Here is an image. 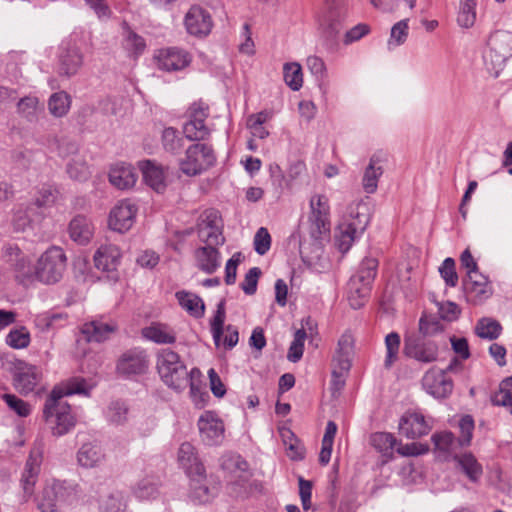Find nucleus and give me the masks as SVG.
Listing matches in <instances>:
<instances>
[{
    "label": "nucleus",
    "instance_id": "obj_1",
    "mask_svg": "<svg viewBox=\"0 0 512 512\" xmlns=\"http://www.w3.org/2000/svg\"><path fill=\"white\" fill-rule=\"evenodd\" d=\"M91 389L92 385L80 377L71 378L62 386L54 387L43 407L44 420L54 436L67 434L76 424L71 407L63 398L73 394L87 396Z\"/></svg>",
    "mask_w": 512,
    "mask_h": 512
},
{
    "label": "nucleus",
    "instance_id": "obj_2",
    "mask_svg": "<svg viewBox=\"0 0 512 512\" xmlns=\"http://www.w3.org/2000/svg\"><path fill=\"white\" fill-rule=\"evenodd\" d=\"M157 370L168 387L182 391L189 385L191 393L195 390L193 378L201 374L197 368L188 372L180 356L170 349H163L157 355Z\"/></svg>",
    "mask_w": 512,
    "mask_h": 512
},
{
    "label": "nucleus",
    "instance_id": "obj_3",
    "mask_svg": "<svg viewBox=\"0 0 512 512\" xmlns=\"http://www.w3.org/2000/svg\"><path fill=\"white\" fill-rule=\"evenodd\" d=\"M349 215L352 221L347 220L341 223L338 226V232L335 236L338 249L342 253H346L350 249L356 234L363 232L370 220L367 205L363 202L351 205Z\"/></svg>",
    "mask_w": 512,
    "mask_h": 512
},
{
    "label": "nucleus",
    "instance_id": "obj_4",
    "mask_svg": "<svg viewBox=\"0 0 512 512\" xmlns=\"http://www.w3.org/2000/svg\"><path fill=\"white\" fill-rule=\"evenodd\" d=\"M216 162L213 148L205 143L190 145L183 158L179 160V169L186 176H197Z\"/></svg>",
    "mask_w": 512,
    "mask_h": 512
},
{
    "label": "nucleus",
    "instance_id": "obj_5",
    "mask_svg": "<svg viewBox=\"0 0 512 512\" xmlns=\"http://www.w3.org/2000/svg\"><path fill=\"white\" fill-rule=\"evenodd\" d=\"M76 495L75 486L65 481L53 480L45 485L38 508L41 512H61V507L71 504Z\"/></svg>",
    "mask_w": 512,
    "mask_h": 512
},
{
    "label": "nucleus",
    "instance_id": "obj_6",
    "mask_svg": "<svg viewBox=\"0 0 512 512\" xmlns=\"http://www.w3.org/2000/svg\"><path fill=\"white\" fill-rule=\"evenodd\" d=\"M220 466L226 472L231 493L243 496L247 492V482L250 477L248 463L238 454L225 453L220 458Z\"/></svg>",
    "mask_w": 512,
    "mask_h": 512
},
{
    "label": "nucleus",
    "instance_id": "obj_7",
    "mask_svg": "<svg viewBox=\"0 0 512 512\" xmlns=\"http://www.w3.org/2000/svg\"><path fill=\"white\" fill-rule=\"evenodd\" d=\"M209 116V106L202 102H194L186 112L187 120L183 125V133L190 141L207 140L211 134V129L206 124Z\"/></svg>",
    "mask_w": 512,
    "mask_h": 512
},
{
    "label": "nucleus",
    "instance_id": "obj_8",
    "mask_svg": "<svg viewBox=\"0 0 512 512\" xmlns=\"http://www.w3.org/2000/svg\"><path fill=\"white\" fill-rule=\"evenodd\" d=\"M66 267V255L62 248L53 246L46 250L38 260L37 275L40 282L52 284L58 282Z\"/></svg>",
    "mask_w": 512,
    "mask_h": 512
},
{
    "label": "nucleus",
    "instance_id": "obj_9",
    "mask_svg": "<svg viewBox=\"0 0 512 512\" xmlns=\"http://www.w3.org/2000/svg\"><path fill=\"white\" fill-rule=\"evenodd\" d=\"M452 368L450 364L446 369H429L422 378L423 389L436 399L448 397L453 391V381L448 375Z\"/></svg>",
    "mask_w": 512,
    "mask_h": 512
},
{
    "label": "nucleus",
    "instance_id": "obj_10",
    "mask_svg": "<svg viewBox=\"0 0 512 512\" xmlns=\"http://www.w3.org/2000/svg\"><path fill=\"white\" fill-rule=\"evenodd\" d=\"M201 441L208 446L220 445L225 437L223 421L213 411H204L197 422Z\"/></svg>",
    "mask_w": 512,
    "mask_h": 512
},
{
    "label": "nucleus",
    "instance_id": "obj_11",
    "mask_svg": "<svg viewBox=\"0 0 512 512\" xmlns=\"http://www.w3.org/2000/svg\"><path fill=\"white\" fill-rule=\"evenodd\" d=\"M198 237L209 246H218L224 243L222 221L216 210H206L201 215L198 223Z\"/></svg>",
    "mask_w": 512,
    "mask_h": 512
},
{
    "label": "nucleus",
    "instance_id": "obj_12",
    "mask_svg": "<svg viewBox=\"0 0 512 512\" xmlns=\"http://www.w3.org/2000/svg\"><path fill=\"white\" fill-rule=\"evenodd\" d=\"M19 256L20 250L17 247L9 245L4 248L3 257L6 262L13 265L16 281L28 286L38 280L37 266H32L27 259Z\"/></svg>",
    "mask_w": 512,
    "mask_h": 512
},
{
    "label": "nucleus",
    "instance_id": "obj_13",
    "mask_svg": "<svg viewBox=\"0 0 512 512\" xmlns=\"http://www.w3.org/2000/svg\"><path fill=\"white\" fill-rule=\"evenodd\" d=\"M154 59L159 69L171 72L186 68L191 63L192 57L182 48L167 47L157 50Z\"/></svg>",
    "mask_w": 512,
    "mask_h": 512
},
{
    "label": "nucleus",
    "instance_id": "obj_14",
    "mask_svg": "<svg viewBox=\"0 0 512 512\" xmlns=\"http://www.w3.org/2000/svg\"><path fill=\"white\" fill-rule=\"evenodd\" d=\"M42 460V448L39 446L33 447L25 463L20 480L21 487L23 489V495L26 500L29 499L34 493V487L38 481Z\"/></svg>",
    "mask_w": 512,
    "mask_h": 512
},
{
    "label": "nucleus",
    "instance_id": "obj_15",
    "mask_svg": "<svg viewBox=\"0 0 512 512\" xmlns=\"http://www.w3.org/2000/svg\"><path fill=\"white\" fill-rule=\"evenodd\" d=\"M13 383L21 393H30L38 385L41 373L39 369L22 360H16L13 363Z\"/></svg>",
    "mask_w": 512,
    "mask_h": 512
},
{
    "label": "nucleus",
    "instance_id": "obj_16",
    "mask_svg": "<svg viewBox=\"0 0 512 512\" xmlns=\"http://www.w3.org/2000/svg\"><path fill=\"white\" fill-rule=\"evenodd\" d=\"M404 354L422 363H431L438 358V345L420 337H408L404 341Z\"/></svg>",
    "mask_w": 512,
    "mask_h": 512
},
{
    "label": "nucleus",
    "instance_id": "obj_17",
    "mask_svg": "<svg viewBox=\"0 0 512 512\" xmlns=\"http://www.w3.org/2000/svg\"><path fill=\"white\" fill-rule=\"evenodd\" d=\"M398 429L399 433L406 438L417 439L427 435L432 429V426L420 412L407 411L401 416Z\"/></svg>",
    "mask_w": 512,
    "mask_h": 512
},
{
    "label": "nucleus",
    "instance_id": "obj_18",
    "mask_svg": "<svg viewBox=\"0 0 512 512\" xmlns=\"http://www.w3.org/2000/svg\"><path fill=\"white\" fill-rule=\"evenodd\" d=\"M137 209L128 200L118 202L110 211L108 225L119 233L127 232L133 225Z\"/></svg>",
    "mask_w": 512,
    "mask_h": 512
},
{
    "label": "nucleus",
    "instance_id": "obj_19",
    "mask_svg": "<svg viewBox=\"0 0 512 512\" xmlns=\"http://www.w3.org/2000/svg\"><path fill=\"white\" fill-rule=\"evenodd\" d=\"M184 25L190 35L205 37L211 32L213 22L208 11L192 6L185 15Z\"/></svg>",
    "mask_w": 512,
    "mask_h": 512
},
{
    "label": "nucleus",
    "instance_id": "obj_20",
    "mask_svg": "<svg viewBox=\"0 0 512 512\" xmlns=\"http://www.w3.org/2000/svg\"><path fill=\"white\" fill-rule=\"evenodd\" d=\"M148 357L144 350L135 348L125 352L118 361L117 370L123 375L142 374L148 368Z\"/></svg>",
    "mask_w": 512,
    "mask_h": 512
},
{
    "label": "nucleus",
    "instance_id": "obj_21",
    "mask_svg": "<svg viewBox=\"0 0 512 512\" xmlns=\"http://www.w3.org/2000/svg\"><path fill=\"white\" fill-rule=\"evenodd\" d=\"M179 464L189 477H203L205 467L198 458L196 448L189 442H184L178 449Z\"/></svg>",
    "mask_w": 512,
    "mask_h": 512
},
{
    "label": "nucleus",
    "instance_id": "obj_22",
    "mask_svg": "<svg viewBox=\"0 0 512 512\" xmlns=\"http://www.w3.org/2000/svg\"><path fill=\"white\" fill-rule=\"evenodd\" d=\"M463 286L467 296L474 303L484 301L492 293L488 278L479 271L467 275V278L463 281Z\"/></svg>",
    "mask_w": 512,
    "mask_h": 512
},
{
    "label": "nucleus",
    "instance_id": "obj_23",
    "mask_svg": "<svg viewBox=\"0 0 512 512\" xmlns=\"http://www.w3.org/2000/svg\"><path fill=\"white\" fill-rule=\"evenodd\" d=\"M354 343V338L349 332L343 333L337 342L333 363L340 370V374L347 373L351 368L354 356Z\"/></svg>",
    "mask_w": 512,
    "mask_h": 512
},
{
    "label": "nucleus",
    "instance_id": "obj_24",
    "mask_svg": "<svg viewBox=\"0 0 512 512\" xmlns=\"http://www.w3.org/2000/svg\"><path fill=\"white\" fill-rule=\"evenodd\" d=\"M118 329L114 321H104L102 318L86 322L81 328L88 342H103L110 338Z\"/></svg>",
    "mask_w": 512,
    "mask_h": 512
},
{
    "label": "nucleus",
    "instance_id": "obj_25",
    "mask_svg": "<svg viewBox=\"0 0 512 512\" xmlns=\"http://www.w3.org/2000/svg\"><path fill=\"white\" fill-rule=\"evenodd\" d=\"M121 256L116 245H101L94 254L95 267L103 272L114 273L120 264Z\"/></svg>",
    "mask_w": 512,
    "mask_h": 512
},
{
    "label": "nucleus",
    "instance_id": "obj_26",
    "mask_svg": "<svg viewBox=\"0 0 512 512\" xmlns=\"http://www.w3.org/2000/svg\"><path fill=\"white\" fill-rule=\"evenodd\" d=\"M83 64V55L76 46H63L59 55V74L75 75Z\"/></svg>",
    "mask_w": 512,
    "mask_h": 512
},
{
    "label": "nucleus",
    "instance_id": "obj_27",
    "mask_svg": "<svg viewBox=\"0 0 512 512\" xmlns=\"http://www.w3.org/2000/svg\"><path fill=\"white\" fill-rule=\"evenodd\" d=\"M143 179L148 186L157 192H163L166 188V173L162 166L151 160L140 163Z\"/></svg>",
    "mask_w": 512,
    "mask_h": 512
},
{
    "label": "nucleus",
    "instance_id": "obj_28",
    "mask_svg": "<svg viewBox=\"0 0 512 512\" xmlns=\"http://www.w3.org/2000/svg\"><path fill=\"white\" fill-rule=\"evenodd\" d=\"M137 174L130 164H117L109 172L110 183L118 189H129L136 183Z\"/></svg>",
    "mask_w": 512,
    "mask_h": 512
},
{
    "label": "nucleus",
    "instance_id": "obj_29",
    "mask_svg": "<svg viewBox=\"0 0 512 512\" xmlns=\"http://www.w3.org/2000/svg\"><path fill=\"white\" fill-rule=\"evenodd\" d=\"M68 231L74 242L84 245L93 237L94 227L88 218L78 215L70 221Z\"/></svg>",
    "mask_w": 512,
    "mask_h": 512
},
{
    "label": "nucleus",
    "instance_id": "obj_30",
    "mask_svg": "<svg viewBox=\"0 0 512 512\" xmlns=\"http://www.w3.org/2000/svg\"><path fill=\"white\" fill-rule=\"evenodd\" d=\"M104 459L105 454L96 443H84L77 452V461L84 468L98 467L103 463Z\"/></svg>",
    "mask_w": 512,
    "mask_h": 512
},
{
    "label": "nucleus",
    "instance_id": "obj_31",
    "mask_svg": "<svg viewBox=\"0 0 512 512\" xmlns=\"http://www.w3.org/2000/svg\"><path fill=\"white\" fill-rule=\"evenodd\" d=\"M160 482L154 476H145L131 486L132 495L140 500H153L159 496Z\"/></svg>",
    "mask_w": 512,
    "mask_h": 512
},
{
    "label": "nucleus",
    "instance_id": "obj_32",
    "mask_svg": "<svg viewBox=\"0 0 512 512\" xmlns=\"http://www.w3.org/2000/svg\"><path fill=\"white\" fill-rule=\"evenodd\" d=\"M195 257L198 268L207 274L214 273L220 267V253L215 246L198 248Z\"/></svg>",
    "mask_w": 512,
    "mask_h": 512
},
{
    "label": "nucleus",
    "instance_id": "obj_33",
    "mask_svg": "<svg viewBox=\"0 0 512 512\" xmlns=\"http://www.w3.org/2000/svg\"><path fill=\"white\" fill-rule=\"evenodd\" d=\"M126 507L125 495L117 489L103 493L98 500L99 512H125Z\"/></svg>",
    "mask_w": 512,
    "mask_h": 512
},
{
    "label": "nucleus",
    "instance_id": "obj_34",
    "mask_svg": "<svg viewBox=\"0 0 512 512\" xmlns=\"http://www.w3.org/2000/svg\"><path fill=\"white\" fill-rule=\"evenodd\" d=\"M380 162V158L377 155H373L364 170L362 187L368 194H373L377 190L379 178L383 174V167Z\"/></svg>",
    "mask_w": 512,
    "mask_h": 512
},
{
    "label": "nucleus",
    "instance_id": "obj_35",
    "mask_svg": "<svg viewBox=\"0 0 512 512\" xmlns=\"http://www.w3.org/2000/svg\"><path fill=\"white\" fill-rule=\"evenodd\" d=\"M161 146L166 153L178 155L184 147L180 132L174 127H166L161 133Z\"/></svg>",
    "mask_w": 512,
    "mask_h": 512
},
{
    "label": "nucleus",
    "instance_id": "obj_36",
    "mask_svg": "<svg viewBox=\"0 0 512 512\" xmlns=\"http://www.w3.org/2000/svg\"><path fill=\"white\" fill-rule=\"evenodd\" d=\"M179 305L191 316L200 318L204 315V303L202 299L190 292L179 291L176 293Z\"/></svg>",
    "mask_w": 512,
    "mask_h": 512
},
{
    "label": "nucleus",
    "instance_id": "obj_37",
    "mask_svg": "<svg viewBox=\"0 0 512 512\" xmlns=\"http://www.w3.org/2000/svg\"><path fill=\"white\" fill-rule=\"evenodd\" d=\"M371 292V286L350 279L348 282V301L353 309L365 305Z\"/></svg>",
    "mask_w": 512,
    "mask_h": 512
},
{
    "label": "nucleus",
    "instance_id": "obj_38",
    "mask_svg": "<svg viewBox=\"0 0 512 512\" xmlns=\"http://www.w3.org/2000/svg\"><path fill=\"white\" fill-rule=\"evenodd\" d=\"M457 461L461 470L469 478L470 481L476 483L480 480L483 474L482 465L471 453H465L460 456H456Z\"/></svg>",
    "mask_w": 512,
    "mask_h": 512
},
{
    "label": "nucleus",
    "instance_id": "obj_39",
    "mask_svg": "<svg viewBox=\"0 0 512 512\" xmlns=\"http://www.w3.org/2000/svg\"><path fill=\"white\" fill-rule=\"evenodd\" d=\"M377 267L378 261L376 258L366 257L362 260L358 271L350 279L372 287L377 274Z\"/></svg>",
    "mask_w": 512,
    "mask_h": 512
},
{
    "label": "nucleus",
    "instance_id": "obj_40",
    "mask_svg": "<svg viewBox=\"0 0 512 512\" xmlns=\"http://www.w3.org/2000/svg\"><path fill=\"white\" fill-rule=\"evenodd\" d=\"M491 401L496 406L505 407L512 416V376L501 381L499 389L493 394Z\"/></svg>",
    "mask_w": 512,
    "mask_h": 512
},
{
    "label": "nucleus",
    "instance_id": "obj_41",
    "mask_svg": "<svg viewBox=\"0 0 512 512\" xmlns=\"http://www.w3.org/2000/svg\"><path fill=\"white\" fill-rule=\"evenodd\" d=\"M192 484V498L200 503L210 501L217 494V487H208L206 484V472L203 477H190Z\"/></svg>",
    "mask_w": 512,
    "mask_h": 512
},
{
    "label": "nucleus",
    "instance_id": "obj_42",
    "mask_svg": "<svg viewBox=\"0 0 512 512\" xmlns=\"http://www.w3.org/2000/svg\"><path fill=\"white\" fill-rule=\"evenodd\" d=\"M371 445L384 456H392L398 441L391 433L377 432L371 435Z\"/></svg>",
    "mask_w": 512,
    "mask_h": 512
},
{
    "label": "nucleus",
    "instance_id": "obj_43",
    "mask_svg": "<svg viewBox=\"0 0 512 512\" xmlns=\"http://www.w3.org/2000/svg\"><path fill=\"white\" fill-rule=\"evenodd\" d=\"M143 336L157 344H172L176 340L175 334L161 325H153L143 329Z\"/></svg>",
    "mask_w": 512,
    "mask_h": 512
},
{
    "label": "nucleus",
    "instance_id": "obj_44",
    "mask_svg": "<svg viewBox=\"0 0 512 512\" xmlns=\"http://www.w3.org/2000/svg\"><path fill=\"white\" fill-rule=\"evenodd\" d=\"M66 171L71 179L80 182L87 181L91 176L90 168L85 159L81 156L72 158L67 164Z\"/></svg>",
    "mask_w": 512,
    "mask_h": 512
},
{
    "label": "nucleus",
    "instance_id": "obj_45",
    "mask_svg": "<svg viewBox=\"0 0 512 512\" xmlns=\"http://www.w3.org/2000/svg\"><path fill=\"white\" fill-rule=\"evenodd\" d=\"M501 331L500 323L491 318H481L475 326L476 335L483 339L494 340L499 337Z\"/></svg>",
    "mask_w": 512,
    "mask_h": 512
},
{
    "label": "nucleus",
    "instance_id": "obj_46",
    "mask_svg": "<svg viewBox=\"0 0 512 512\" xmlns=\"http://www.w3.org/2000/svg\"><path fill=\"white\" fill-rule=\"evenodd\" d=\"M283 77L285 83L293 90L298 91L303 85L302 68L299 63H285L283 66Z\"/></svg>",
    "mask_w": 512,
    "mask_h": 512
},
{
    "label": "nucleus",
    "instance_id": "obj_47",
    "mask_svg": "<svg viewBox=\"0 0 512 512\" xmlns=\"http://www.w3.org/2000/svg\"><path fill=\"white\" fill-rule=\"evenodd\" d=\"M70 107L69 96L65 92L54 93L48 101L49 112L55 117L66 115Z\"/></svg>",
    "mask_w": 512,
    "mask_h": 512
},
{
    "label": "nucleus",
    "instance_id": "obj_48",
    "mask_svg": "<svg viewBox=\"0 0 512 512\" xmlns=\"http://www.w3.org/2000/svg\"><path fill=\"white\" fill-rule=\"evenodd\" d=\"M408 28V19L401 20L392 26L390 39L388 40L389 49L405 43L408 37Z\"/></svg>",
    "mask_w": 512,
    "mask_h": 512
},
{
    "label": "nucleus",
    "instance_id": "obj_49",
    "mask_svg": "<svg viewBox=\"0 0 512 512\" xmlns=\"http://www.w3.org/2000/svg\"><path fill=\"white\" fill-rule=\"evenodd\" d=\"M6 343L15 349L26 348L30 343V333L25 327L12 329L6 337Z\"/></svg>",
    "mask_w": 512,
    "mask_h": 512
},
{
    "label": "nucleus",
    "instance_id": "obj_50",
    "mask_svg": "<svg viewBox=\"0 0 512 512\" xmlns=\"http://www.w3.org/2000/svg\"><path fill=\"white\" fill-rule=\"evenodd\" d=\"M106 416L111 424L123 425L128 419V408L122 402H112L107 409Z\"/></svg>",
    "mask_w": 512,
    "mask_h": 512
},
{
    "label": "nucleus",
    "instance_id": "obj_51",
    "mask_svg": "<svg viewBox=\"0 0 512 512\" xmlns=\"http://www.w3.org/2000/svg\"><path fill=\"white\" fill-rule=\"evenodd\" d=\"M386 346V357L384 365L386 368H390L397 359L399 347H400V336L396 332L389 333L385 338Z\"/></svg>",
    "mask_w": 512,
    "mask_h": 512
},
{
    "label": "nucleus",
    "instance_id": "obj_52",
    "mask_svg": "<svg viewBox=\"0 0 512 512\" xmlns=\"http://www.w3.org/2000/svg\"><path fill=\"white\" fill-rule=\"evenodd\" d=\"M2 399L10 410L16 413L20 417H27L31 413V406L28 402L20 399L14 394L5 393L2 395Z\"/></svg>",
    "mask_w": 512,
    "mask_h": 512
},
{
    "label": "nucleus",
    "instance_id": "obj_53",
    "mask_svg": "<svg viewBox=\"0 0 512 512\" xmlns=\"http://www.w3.org/2000/svg\"><path fill=\"white\" fill-rule=\"evenodd\" d=\"M306 339V332L304 329H298L294 334V339L290 344L287 358L289 361L295 363L298 362L304 351V341Z\"/></svg>",
    "mask_w": 512,
    "mask_h": 512
},
{
    "label": "nucleus",
    "instance_id": "obj_54",
    "mask_svg": "<svg viewBox=\"0 0 512 512\" xmlns=\"http://www.w3.org/2000/svg\"><path fill=\"white\" fill-rule=\"evenodd\" d=\"M476 0H464L458 13L457 22L461 27L469 28L473 26L476 13L474 11Z\"/></svg>",
    "mask_w": 512,
    "mask_h": 512
},
{
    "label": "nucleus",
    "instance_id": "obj_55",
    "mask_svg": "<svg viewBox=\"0 0 512 512\" xmlns=\"http://www.w3.org/2000/svg\"><path fill=\"white\" fill-rule=\"evenodd\" d=\"M123 45L128 52L139 54L143 52L145 48V41L141 36L127 27L124 31Z\"/></svg>",
    "mask_w": 512,
    "mask_h": 512
},
{
    "label": "nucleus",
    "instance_id": "obj_56",
    "mask_svg": "<svg viewBox=\"0 0 512 512\" xmlns=\"http://www.w3.org/2000/svg\"><path fill=\"white\" fill-rule=\"evenodd\" d=\"M456 264L453 258H446L439 267V273L445 284L449 287H455L458 283Z\"/></svg>",
    "mask_w": 512,
    "mask_h": 512
},
{
    "label": "nucleus",
    "instance_id": "obj_57",
    "mask_svg": "<svg viewBox=\"0 0 512 512\" xmlns=\"http://www.w3.org/2000/svg\"><path fill=\"white\" fill-rule=\"evenodd\" d=\"M35 207L29 206L26 209H18L14 215V226L17 230H25L33 222L38 221L35 216Z\"/></svg>",
    "mask_w": 512,
    "mask_h": 512
},
{
    "label": "nucleus",
    "instance_id": "obj_58",
    "mask_svg": "<svg viewBox=\"0 0 512 512\" xmlns=\"http://www.w3.org/2000/svg\"><path fill=\"white\" fill-rule=\"evenodd\" d=\"M309 223L310 235L315 241L329 231L328 216L310 215Z\"/></svg>",
    "mask_w": 512,
    "mask_h": 512
},
{
    "label": "nucleus",
    "instance_id": "obj_59",
    "mask_svg": "<svg viewBox=\"0 0 512 512\" xmlns=\"http://www.w3.org/2000/svg\"><path fill=\"white\" fill-rule=\"evenodd\" d=\"M225 321V310H224V301H221L218 304L216 314L211 322V332L213 335L214 342L216 346L219 345L221 336L223 334V325Z\"/></svg>",
    "mask_w": 512,
    "mask_h": 512
},
{
    "label": "nucleus",
    "instance_id": "obj_60",
    "mask_svg": "<svg viewBox=\"0 0 512 512\" xmlns=\"http://www.w3.org/2000/svg\"><path fill=\"white\" fill-rule=\"evenodd\" d=\"M38 99L36 97L21 98L17 104L18 112L29 121H32L38 109Z\"/></svg>",
    "mask_w": 512,
    "mask_h": 512
},
{
    "label": "nucleus",
    "instance_id": "obj_61",
    "mask_svg": "<svg viewBox=\"0 0 512 512\" xmlns=\"http://www.w3.org/2000/svg\"><path fill=\"white\" fill-rule=\"evenodd\" d=\"M431 440L435 445V449L449 453L454 446V437L451 432H441L432 435Z\"/></svg>",
    "mask_w": 512,
    "mask_h": 512
},
{
    "label": "nucleus",
    "instance_id": "obj_62",
    "mask_svg": "<svg viewBox=\"0 0 512 512\" xmlns=\"http://www.w3.org/2000/svg\"><path fill=\"white\" fill-rule=\"evenodd\" d=\"M460 436L459 444L461 446H468L472 439V433L474 430V421L471 416L467 415L461 418L459 422Z\"/></svg>",
    "mask_w": 512,
    "mask_h": 512
},
{
    "label": "nucleus",
    "instance_id": "obj_63",
    "mask_svg": "<svg viewBox=\"0 0 512 512\" xmlns=\"http://www.w3.org/2000/svg\"><path fill=\"white\" fill-rule=\"evenodd\" d=\"M271 246V236L264 227L258 229L254 236V248L259 255H264Z\"/></svg>",
    "mask_w": 512,
    "mask_h": 512
},
{
    "label": "nucleus",
    "instance_id": "obj_64",
    "mask_svg": "<svg viewBox=\"0 0 512 512\" xmlns=\"http://www.w3.org/2000/svg\"><path fill=\"white\" fill-rule=\"evenodd\" d=\"M260 275L261 270L258 267H253L246 273L245 278L241 283V288L247 295H253L256 292Z\"/></svg>",
    "mask_w": 512,
    "mask_h": 512
}]
</instances>
